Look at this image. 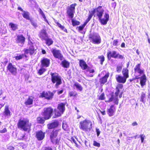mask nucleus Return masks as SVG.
<instances>
[{
    "label": "nucleus",
    "instance_id": "obj_21",
    "mask_svg": "<svg viewBox=\"0 0 150 150\" xmlns=\"http://www.w3.org/2000/svg\"><path fill=\"white\" fill-rule=\"evenodd\" d=\"M40 36L42 40H45V43L47 44V35L45 30L43 29L42 30L40 33Z\"/></svg>",
    "mask_w": 150,
    "mask_h": 150
},
{
    "label": "nucleus",
    "instance_id": "obj_43",
    "mask_svg": "<svg viewBox=\"0 0 150 150\" xmlns=\"http://www.w3.org/2000/svg\"><path fill=\"white\" fill-rule=\"evenodd\" d=\"M38 11L39 12V13L42 16V17L45 20V21H46V17H45L44 14L43 13V11L40 8H39L38 10Z\"/></svg>",
    "mask_w": 150,
    "mask_h": 150
},
{
    "label": "nucleus",
    "instance_id": "obj_44",
    "mask_svg": "<svg viewBox=\"0 0 150 150\" xmlns=\"http://www.w3.org/2000/svg\"><path fill=\"white\" fill-rule=\"evenodd\" d=\"M40 97L45 98L46 99L47 98V92H43L42 93L40 94Z\"/></svg>",
    "mask_w": 150,
    "mask_h": 150
},
{
    "label": "nucleus",
    "instance_id": "obj_39",
    "mask_svg": "<svg viewBox=\"0 0 150 150\" xmlns=\"http://www.w3.org/2000/svg\"><path fill=\"white\" fill-rule=\"evenodd\" d=\"M77 93H75V92L71 91L69 92L68 93L69 96L70 97H74L77 96Z\"/></svg>",
    "mask_w": 150,
    "mask_h": 150
},
{
    "label": "nucleus",
    "instance_id": "obj_62",
    "mask_svg": "<svg viewBox=\"0 0 150 150\" xmlns=\"http://www.w3.org/2000/svg\"><path fill=\"white\" fill-rule=\"evenodd\" d=\"M100 112L103 115H105V110L103 111H100Z\"/></svg>",
    "mask_w": 150,
    "mask_h": 150
},
{
    "label": "nucleus",
    "instance_id": "obj_38",
    "mask_svg": "<svg viewBox=\"0 0 150 150\" xmlns=\"http://www.w3.org/2000/svg\"><path fill=\"white\" fill-rule=\"evenodd\" d=\"M9 26H10L12 30L14 31L15 30L18 28L17 25L14 24L12 23H9Z\"/></svg>",
    "mask_w": 150,
    "mask_h": 150
},
{
    "label": "nucleus",
    "instance_id": "obj_49",
    "mask_svg": "<svg viewBox=\"0 0 150 150\" xmlns=\"http://www.w3.org/2000/svg\"><path fill=\"white\" fill-rule=\"evenodd\" d=\"M53 43V41L51 39L47 38V45L50 46Z\"/></svg>",
    "mask_w": 150,
    "mask_h": 150
},
{
    "label": "nucleus",
    "instance_id": "obj_25",
    "mask_svg": "<svg viewBox=\"0 0 150 150\" xmlns=\"http://www.w3.org/2000/svg\"><path fill=\"white\" fill-rule=\"evenodd\" d=\"M96 12V8L94 9L93 10L91 11V13L89 14L88 18L86 20V21L84 22V23L86 25L90 21L91 18L93 16L94 14Z\"/></svg>",
    "mask_w": 150,
    "mask_h": 150
},
{
    "label": "nucleus",
    "instance_id": "obj_12",
    "mask_svg": "<svg viewBox=\"0 0 150 150\" xmlns=\"http://www.w3.org/2000/svg\"><path fill=\"white\" fill-rule=\"evenodd\" d=\"M7 70L13 75H16L17 73V69L15 66L13 65L11 63L8 64L7 66Z\"/></svg>",
    "mask_w": 150,
    "mask_h": 150
},
{
    "label": "nucleus",
    "instance_id": "obj_20",
    "mask_svg": "<svg viewBox=\"0 0 150 150\" xmlns=\"http://www.w3.org/2000/svg\"><path fill=\"white\" fill-rule=\"evenodd\" d=\"M25 38L22 35H18L16 40V42L21 44V46H22L24 44Z\"/></svg>",
    "mask_w": 150,
    "mask_h": 150
},
{
    "label": "nucleus",
    "instance_id": "obj_27",
    "mask_svg": "<svg viewBox=\"0 0 150 150\" xmlns=\"http://www.w3.org/2000/svg\"><path fill=\"white\" fill-rule=\"evenodd\" d=\"M66 104L64 103H61L57 105V109L64 113L65 110Z\"/></svg>",
    "mask_w": 150,
    "mask_h": 150
},
{
    "label": "nucleus",
    "instance_id": "obj_40",
    "mask_svg": "<svg viewBox=\"0 0 150 150\" xmlns=\"http://www.w3.org/2000/svg\"><path fill=\"white\" fill-rule=\"evenodd\" d=\"M98 99L99 100H103L105 98V94L104 93H102L100 96H98Z\"/></svg>",
    "mask_w": 150,
    "mask_h": 150
},
{
    "label": "nucleus",
    "instance_id": "obj_23",
    "mask_svg": "<svg viewBox=\"0 0 150 150\" xmlns=\"http://www.w3.org/2000/svg\"><path fill=\"white\" fill-rule=\"evenodd\" d=\"M59 125V122L57 121L54 122L47 124L48 128L49 129H52L57 127Z\"/></svg>",
    "mask_w": 150,
    "mask_h": 150
},
{
    "label": "nucleus",
    "instance_id": "obj_16",
    "mask_svg": "<svg viewBox=\"0 0 150 150\" xmlns=\"http://www.w3.org/2000/svg\"><path fill=\"white\" fill-rule=\"evenodd\" d=\"M109 75L110 73L108 72L103 76L100 79L99 82L100 85H103L107 82L108 79L109 77Z\"/></svg>",
    "mask_w": 150,
    "mask_h": 150
},
{
    "label": "nucleus",
    "instance_id": "obj_47",
    "mask_svg": "<svg viewBox=\"0 0 150 150\" xmlns=\"http://www.w3.org/2000/svg\"><path fill=\"white\" fill-rule=\"evenodd\" d=\"M23 57L24 55L22 54L18 56H16L15 57L16 60H18L21 59L23 58Z\"/></svg>",
    "mask_w": 150,
    "mask_h": 150
},
{
    "label": "nucleus",
    "instance_id": "obj_17",
    "mask_svg": "<svg viewBox=\"0 0 150 150\" xmlns=\"http://www.w3.org/2000/svg\"><path fill=\"white\" fill-rule=\"evenodd\" d=\"M116 110L114 105H112L110 106V108L107 110V112L108 115L111 117L114 115Z\"/></svg>",
    "mask_w": 150,
    "mask_h": 150
},
{
    "label": "nucleus",
    "instance_id": "obj_37",
    "mask_svg": "<svg viewBox=\"0 0 150 150\" xmlns=\"http://www.w3.org/2000/svg\"><path fill=\"white\" fill-rule=\"evenodd\" d=\"M23 13L22 14L23 17L29 20L30 19L29 17V13L27 11H23Z\"/></svg>",
    "mask_w": 150,
    "mask_h": 150
},
{
    "label": "nucleus",
    "instance_id": "obj_1",
    "mask_svg": "<svg viewBox=\"0 0 150 150\" xmlns=\"http://www.w3.org/2000/svg\"><path fill=\"white\" fill-rule=\"evenodd\" d=\"M96 16L102 25H106L109 20V16L108 13H105L104 15V18H102L104 10L102 8V6H99L96 8Z\"/></svg>",
    "mask_w": 150,
    "mask_h": 150
},
{
    "label": "nucleus",
    "instance_id": "obj_5",
    "mask_svg": "<svg viewBox=\"0 0 150 150\" xmlns=\"http://www.w3.org/2000/svg\"><path fill=\"white\" fill-rule=\"evenodd\" d=\"M31 126V124L29 123L28 121L25 120H19L18 124V128L23 129L25 131L30 128Z\"/></svg>",
    "mask_w": 150,
    "mask_h": 150
},
{
    "label": "nucleus",
    "instance_id": "obj_63",
    "mask_svg": "<svg viewBox=\"0 0 150 150\" xmlns=\"http://www.w3.org/2000/svg\"><path fill=\"white\" fill-rule=\"evenodd\" d=\"M94 70L93 69L89 71V73H94Z\"/></svg>",
    "mask_w": 150,
    "mask_h": 150
},
{
    "label": "nucleus",
    "instance_id": "obj_56",
    "mask_svg": "<svg viewBox=\"0 0 150 150\" xmlns=\"http://www.w3.org/2000/svg\"><path fill=\"white\" fill-rule=\"evenodd\" d=\"M31 24L35 28L37 27V25L36 23L34 22H31Z\"/></svg>",
    "mask_w": 150,
    "mask_h": 150
},
{
    "label": "nucleus",
    "instance_id": "obj_58",
    "mask_svg": "<svg viewBox=\"0 0 150 150\" xmlns=\"http://www.w3.org/2000/svg\"><path fill=\"white\" fill-rule=\"evenodd\" d=\"M96 130L97 133V135L98 136L100 133V131L99 130V129H96Z\"/></svg>",
    "mask_w": 150,
    "mask_h": 150
},
{
    "label": "nucleus",
    "instance_id": "obj_34",
    "mask_svg": "<svg viewBox=\"0 0 150 150\" xmlns=\"http://www.w3.org/2000/svg\"><path fill=\"white\" fill-rule=\"evenodd\" d=\"M74 86L76 88L80 91L83 90V87L81 85L77 82H75L74 84Z\"/></svg>",
    "mask_w": 150,
    "mask_h": 150
},
{
    "label": "nucleus",
    "instance_id": "obj_15",
    "mask_svg": "<svg viewBox=\"0 0 150 150\" xmlns=\"http://www.w3.org/2000/svg\"><path fill=\"white\" fill-rule=\"evenodd\" d=\"M139 79L140 80V84L142 88L146 85L147 81L146 77L145 74H144L142 76L139 77Z\"/></svg>",
    "mask_w": 150,
    "mask_h": 150
},
{
    "label": "nucleus",
    "instance_id": "obj_28",
    "mask_svg": "<svg viewBox=\"0 0 150 150\" xmlns=\"http://www.w3.org/2000/svg\"><path fill=\"white\" fill-rule=\"evenodd\" d=\"M112 101H114V103L115 104L117 105L118 104L119 99L118 98L114 96L113 95L111 96V97L109 99L108 101L110 102Z\"/></svg>",
    "mask_w": 150,
    "mask_h": 150
},
{
    "label": "nucleus",
    "instance_id": "obj_18",
    "mask_svg": "<svg viewBox=\"0 0 150 150\" xmlns=\"http://www.w3.org/2000/svg\"><path fill=\"white\" fill-rule=\"evenodd\" d=\"M78 60L79 61V66L81 67L82 70H85L88 68V66L84 60L81 59H78Z\"/></svg>",
    "mask_w": 150,
    "mask_h": 150
},
{
    "label": "nucleus",
    "instance_id": "obj_10",
    "mask_svg": "<svg viewBox=\"0 0 150 150\" xmlns=\"http://www.w3.org/2000/svg\"><path fill=\"white\" fill-rule=\"evenodd\" d=\"M51 52L55 58L58 59L60 60L63 59V56L61 53V51L60 50L52 49V50Z\"/></svg>",
    "mask_w": 150,
    "mask_h": 150
},
{
    "label": "nucleus",
    "instance_id": "obj_4",
    "mask_svg": "<svg viewBox=\"0 0 150 150\" xmlns=\"http://www.w3.org/2000/svg\"><path fill=\"white\" fill-rule=\"evenodd\" d=\"M51 80L53 83H55V86L57 88L62 83L61 77L56 73H51Z\"/></svg>",
    "mask_w": 150,
    "mask_h": 150
},
{
    "label": "nucleus",
    "instance_id": "obj_30",
    "mask_svg": "<svg viewBox=\"0 0 150 150\" xmlns=\"http://www.w3.org/2000/svg\"><path fill=\"white\" fill-rule=\"evenodd\" d=\"M62 66L64 68H68L69 67L70 63L66 60H64L61 62Z\"/></svg>",
    "mask_w": 150,
    "mask_h": 150
},
{
    "label": "nucleus",
    "instance_id": "obj_9",
    "mask_svg": "<svg viewBox=\"0 0 150 150\" xmlns=\"http://www.w3.org/2000/svg\"><path fill=\"white\" fill-rule=\"evenodd\" d=\"M47 67V59L43 58V59L41 60V64L40 65V69L38 71V74L41 75L44 72L46 71V69L44 68V67Z\"/></svg>",
    "mask_w": 150,
    "mask_h": 150
},
{
    "label": "nucleus",
    "instance_id": "obj_8",
    "mask_svg": "<svg viewBox=\"0 0 150 150\" xmlns=\"http://www.w3.org/2000/svg\"><path fill=\"white\" fill-rule=\"evenodd\" d=\"M58 132V130H53L51 133L50 138L51 142L53 144H56L59 142L60 139L57 137Z\"/></svg>",
    "mask_w": 150,
    "mask_h": 150
},
{
    "label": "nucleus",
    "instance_id": "obj_55",
    "mask_svg": "<svg viewBox=\"0 0 150 150\" xmlns=\"http://www.w3.org/2000/svg\"><path fill=\"white\" fill-rule=\"evenodd\" d=\"M3 63L5 65L8 62V59L6 58H4L3 59Z\"/></svg>",
    "mask_w": 150,
    "mask_h": 150
},
{
    "label": "nucleus",
    "instance_id": "obj_51",
    "mask_svg": "<svg viewBox=\"0 0 150 150\" xmlns=\"http://www.w3.org/2000/svg\"><path fill=\"white\" fill-rule=\"evenodd\" d=\"M140 137L141 138V142L143 143L144 142V138L145 137V135L143 134H140Z\"/></svg>",
    "mask_w": 150,
    "mask_h": 150
},
{
    "label": "nucleus",
    "instance_id": "obj_54",
    "mask_svg": "<svg viewBox=\"0 0 150 150\" xmlns=\"http://www.w3.org/2000/svg\"><path fill=\"white\" fill-rule=\"evenodd\" d=\"M7 148L8 149H9L10 150H14V147L11 146H7Z\"/></svg>",
    "mask_w": 150,
    "mask_h": 150
},
{
    "label": "nucleus",
    "instance_id": "obj_7",
    "mask_svg": "<svg viewBox=\"0 0 150 150\" xmlns=\"http://www.w3.org/2000/svg\"><path fill=\"white\" fill-rule=\"evenodd\" d=\"M89 39L93 44H99L101 42L100 37L98 34L96 33L89 34Z\"/></svg>",
    "mask_w": 150,
    "mask_h": 150
},
{
    "label": "nucleus",
    "instance_id": "obj_6",
    "mask_svg": "<svg viewBox=\"0 0 150 150\" xmlns=\"http://www.w3.org/2000/svg\"><path fill=\"white\" fill-rule=\"evenodd\" d=\"M108 59L110 60L111 58L115 59H124L123 55L120 54L119 53H117V51L113 50L112 52L110 51H108L107 54Z\"/></svg>",
    "mask_w": 150,
    "mask_h": 150
},
{
    "label": "nucleus",
    "instance_id": "obj_53",
    "mask_svg": "<svg viewBox=\"0 0 150 150\" xmlns=\"http://www.w3.org/2000/svg\"><path fill=\"white\" fill-rule=\"evenodd\" d=\"M118 41L117 40H115L113 42V46H117V45Z\"/></svg>",
    "mask_w": 150,
    "mask_h": 150
},
{
    "label": "nucleus",
    "instance_id": "obj_24",
    "mask_svg": "<svg viewBox=\"0 0 150 150\" xmlns=\"http://www.w3.org/2000/svg\"><path fill=\"white\" fill-rule=\"evenodd\" d=\"M63 113V112L57 109H54V115L53 116L52 118H54L60 117Z\"/></svg>",
    "mask_w": 150,
    "mask_h": 150
},
{
    "label": "nucleus",
    "instance_id": "obj_42",
    "mask_svg": "<svg viewBox=\"0 0 150 150\" xmlns=\"http://www.w3.org/2000/svg\"><path fill=\"white\" fill-rule=\"evenodd\" d=\"M10 111L8 109V107H6L5 111L4 112V115L5 116H8L10 114Z\"/></svg>",
    "mask_w": 150,
    "mask_h": 150
},
{
    "label": "nucleus",
    "instance_id": "obj_19",
    "mask_svg": "<svg viewBox=\"0 0 150 150\" xmlns=\"http://www.w3.org/2000/svg\"><path fill=\"white\" fill-rule=\"evenodd\" d=\"M115 78L117 81L119 83H124L127 80V79L124 77L120 75L116 76Z\"/></svg>",
    "mask_w": 150,
    "mask_h": 150
},
{
    "label": "nucleus",
    "instance_id": "obj_32",
    "mask_svg": "<svg viewBox=\"0 0 150 150\" xmlns=\"http://www.w3.org/2000/svg\"><path fill=\"white\" fill-rule=\"evenodd\" d=\"M53 109L50 107L47 108V119L51 117L53 115Z\"/></svg>",
    "mask_w": 150,
    "mask_h": 150
},
{
    "label": "nucleus",
    "instance_id": "obj_22",
    "mask_svg": "<svg viewBox=\"0 0 150 150\" xmlns=\"http://www.w3.org/2000/svg\"><path fill=\"white\" fill-rule=\"evenodd\" d=\"M45 134L41 131L36 132V136L38 140H42L44 137Z\"/></svg>",
    "mask_w": 150,
    "mask_h": 150
},
{
    "label": "nucleus",
    "instance_id": "obj_57",
    "mask_svg": "<svg viewBox=\"0 0 150 150\" xmlns=\"http://www.w3.org/2000/svg\"><path fill=\"white\" fill-rule=\"evenodd\" d=\"M7 132V130L6 128H4L3 130L0 131L1 133H4Z\"/></svg>",
    "mask_w": 150,
    "mask_h": 150
},
{
    "label": "nucleus",
    "instance_id": "obj_36",
    "mask_svg": "<svg viewBox=\"0 0 150 150\" xmlns=\"http://www.w3.org/2000/svg\"><path fill=\"white\" fill-rule=\"evenodd\" d=\"M56 23L57 24L58 26L62 30L64 31V32L67 33L68 31L65 28L64 26L62 25L60 23L58 22H56Z\"/></svg>",
    "mask_w": 150,
    "mask_h": 150
},
{
    "label": "nucleus",
    "instance_id": "obj_3",
    "mask_svg": "<svg viewBox=\"0 0 150 150\" xmlns=\"http://www.w3.org/2000/svg\"><path fill=\"white\" fill-rule=\"evenodd\" d=\"M79 126L80 129L85 132H89L93 128L92 122L86 119L80 122Z\"/></svg>",
    "mask_w": 150,
    "mask_h": 150
},
{
    "label": "nucleus",
    "instance_id": "obj_26",
    "mask_svg": "<svg viewBox=\"0 0 150 150\" xmlns=\"http://www.w3.org/2000/svg\"><path fill=\"white\" fill-rule=\"evenodd\" d=\"M123 87V85L120 83L118 84L116 87V91L115 93V96L118 97L120 92V89H122Z\"/></svg>",
    "mask_w": 150,
    "mask_h": 150
},
{
    "label": "nucleus",
    "instance_id": "obj_31",
    "mask_svg": "<svg viewBox=\"0 0 150 150\" xmlns=\"http://www.w3.org/2000/svg\"><path fill=\"white\" fill-rule=\"evenodd\" d=\"M33 98L32 96L29 97L25 101V104L26 105H30L33 104Z\"/></svg>",
    "mask_w": 150,
    "mask_h": 150
},
{
    "label": "nucleus",
    "instance_id": "obj_41",
    "mask_svg": "<svg viewBox=\"0 0 150 150\" xmlns=\"http://www.w3.org/2000/svg\"><path fill=\"white\" fill-rule=\"evenodd\" d=\"M98 58L100 59V64L101 65H102L103 64V62L105 61V57L104 56L102 55L98 57Z\"/></svg>",
    "mask_w": 150,
    "mask_h": 150
},
{
    "label": "nucleus",
    "instance_id": "obj_48",
    "mask_svg": "<svg viewBox=\"0 0 150 150\" xmlns=\"http://www.w3.org/2000/svg\"><path fill=\"white\" fill-rule=\"evenodd\" d=\"M71 141L72 143H74L75 144L76 146V147H78L79 146L78 144H77L75 140L73 137H71Z\"/></svg>",
    "mask_w": 150,
    "mask_h": 150
},
{
    "label": "nucleus",
    "instance_id": "obj_52",
    "mask_svg": "<svg viewBox=\"0 0 150 150\" xmlns=\"http://www.w3.org/2000/svg\"><path fill=\"white\" fill-rule=\"evenodd\" d=\"M138 79H139V77L138 76H135V78H133L132 79H129V81L130 82H131L134 80Z\"/></svg>",
    "mask_w": 150,
    "mask_h": 150
},
{
    "label": "nucleus",
    "instance_id": "obj_2",
    "mask_svg": "<svg viewBox=\"0 0 150 150\" xmlns=\"http://www.w3.org/2000/svg\"><path fill=\"white\" fill-rule=\"evenodd\" d=\"M76 5V4L75 3L71 4L69 6H68L67 8V13L69 17L71 19V22L73 26L78 25L80 24L79 21L72 19L74 16L75 6Z\"/></svg>",
    "mask_w": 150,
    "mask_h": 150
},
{
    "label": "nucleus",
    "instance_id": "obj_59",
    "mask_svg": "<svg viewBox=\"0 0 150 150\" xmlns=\"http://www.w3.org/2000/svg\"><path fill=\"white\" fill-rule=\"evenodd\" d=\"M63 90L62 89L60 90V91H59L58 90L57 91V94L58 95H60V94L62 93H63Z\"/></svg>",
    "mask_w": 150,
    "mask_h": 150
},
{
    "label": "nucleus",
    "instance_id": "obj_60",
    "mask_svg": "<svg viewBox=\"0 0 150 150\" xmlns=\"http://www.w3.org/2000/svg\"><path fill=\"white\" fill-rule=\"evenodd\" d=\"M132 125L133 126H137L138 125V123L136 122H134L132 123Z\"/></svg>",
    "mask_w": 150,
    "mask_h": 150
},
{
    "label": "nucleus",
    "instance_id": "obj_33",
    "mask_svg": "<svg viewBox=\"0 0 150 150\" xmlns=\"http://www.w3.org/2000/svg\"><path fill=\"white\" fill-rule=\"evenodd\" d=\"M146 98V93L144 92H142L140 96V101L144 103L145 102V100Z\"/></svg>",
    "mask_w": 150,
    "mask_h": 150
},
{
    "label": "nucleus",
    "instance_id": "obj_61",
    "mask_svg": "<svg viewBox=\"0 0 150 150\" xmlns=\"http://www.w3.org/2000/svg\"><path fill=\"white\" fill-rule=\"evenodd\" d=\"M121 47L122 48L125 47V45L124 42H122V43L121 45Z\"/></svg>",
    "mask_w": 150,
    "mask_h": 150
},
{
    "label": "nucleus",
    "instance_id": "obj_46",
    "mask_svg": "<svg viewBox=\"0 0 150 150\" xmlns=\"http://www.w3.org/2000/svg\"><path fill=\"white\" fill-rule=\"evenodd\" d=\"M86 25L83 23V25L79 26L78 27V30L80 31L83 30Z\"/></svg>",
    "mask_w": 150,
    "mask_h": 150
},
{
    "label": "nucleus",
    "instance_id": "obj_50",
    "mask_svg": "<svg viewBox=\"0 0 150 150\" xmlns=\"http://www.w3.org/2000/svg\"><path fill=\"white\" fill-rule=\"evenodd\" d=\"M93 145L94 146L98 147H99L100 146V144L95 141H93Z\"/></svg>",
    "mask_w": 150,
    "mask_h": 150
},
{
    "label": "nucleus",
    "instance_id": "obj_14",
    "mask_svg": "<svg viewBox=\"0 0 150 150\" xmlns=\"http://www.w3.org/2000/svg\"><path fill=\"white\" fill-rule=\"evenodd\" d=\"M141 63H140L137 64L134 69V72L135 74H139L141 75L144 74V70L141 69Z\"/></svg>",
    "mask_w": 150,
    "mask_h": 150
},
{
    "label": "nucleus",
    "instance_id": "obj_29",
    "mask_svg": "<svg viewBox=\"0 0 150 150\" xmlns=\"http://www.w3.org/2000/svg\"><path fill=\"white\" fill-rule=\"evenodd\" d=\"M122 73L123 76L127 79L129 77V70L127 68H124L123 69Z\"/></svg>",
    "mask_w": 150,
    "mask_h": 150
},
{
    "label": "nucleus",
    "instance_id": "obj_13",
    "mask_svg": "<svg viewBox=\"0 0 150 150\" xmlns=\"http://www.w3.org/2000/svg\"><path fill=\"white\" fill-rule=\"evenodd\" d=\"M42 115L44 116V119L41 117H39L37 118V121L39 123L43 124L45 122V120L47 118V108H45L43 112Z\"/></svg>",
    "mask_w": 150,
    "mask_h": 150
},
{
    "label": "nucleus",
    "instance_id": "obj_64",
    "mask_svg": "<svg viewBox=\"0 0 150 150\" xmlns=\"http://www.w3.org/2000/svg\"><path fill=\"white\" fill-rule=\"evenodd\" d=\"M42 52L43 54H45L46 53V51L45 50H42Z\"/></svg>",
    "mask_w": 150,
    "mask_h": 150
},
{
    "label": "nucleus",
    "instance_id": "obj_35",
    "mask_svg": "<svg viewBox=\"0 0 150 150\" xmlns=\"http://www.w3.org/2000/svg\"><path fill=\"white\" fill-rule=\"evenodd\" d=\"M56 92L55 90L53 91L52 92L48 91L47 93V100L51 99Z\"/></svg>",
    "mask_w": 150,
    "mask_h": 150
},
{
    "label": "nucleus",
    "instance_id": "obj_45",
    "mask_svg": "<svg viewBox=\"0 0 150 150\" xmlns=\"http://www.w3.org/2000/svg\"><path fill=\"white\" fill-rule=\"evenodd\" d=\"M122 69V67L121 66H117L116 67V71L118 73L121 72Z\"/></svg>",
    "mask_w": 150,
    "mask_h": 150
},
{
    "label": "nucleus",
    "instance_id": "obj_11",
    "mask_svg": "<svg viewBox=\"0 0 150 150\" xmlns=\"http://www.w3.org/2000/svg\"><path fill=\"white\" fill-rule=\"evenodd\" d=\"M28 48L25 50V53L27 54L30 53V55H32L34 53L35 50L33 45V43L30 42L28 45Z\"/></svg>",
    "mask_w": 150,
    "mask_h": 150
}]
</instances>
